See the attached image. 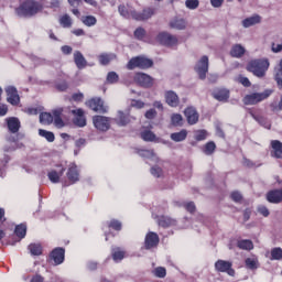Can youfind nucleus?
<instances>
[{"mask_svg":"<svg viewBox=\"0 0 282 282\" xmlns=\"http://www.w3.org/2000/svg\"><path fill=\"white\" fill-rule=\"evenodd\" d=\"M44 8L45 0H24L15 9V14L24 19H31V17H36V14L43 12Z\"/></svg>","mask_w":282,"mask_h":282,"instance_id":"1","label":"nucleus"},{"mask_svg":"<svg viewBox=\"0 0 282 282\" xmlns=\"http://www.w3.org/2000/svg\"><path fill=\"white\" fill-rule=\"evenodd\" d=\"M41 124H52L54 122L57 129H63L65 122L63 121V108L53 110V116L50 112H42L40 115Z\"/></svg>","mask_w":282,"mask_h":282,"instance_id":"2","label":"nucleus"},{"mask_svg":"<svg viewBox=\"0 0 282 282\" xmlns=\"http://www.w3.org/2000/svg\"><path fill=\"white\" fill-rule=\"evenodd\" d=\"M270 68V61L268 58L253 59L250 61L247 65L248 72H251L253 76L258 78H263L265 76V72Z\"/></svg>","mask_w":282,"mask_h":282,"instance_id":"3","label":"nucleus"},{"mask_svg":"<svg viewBox=\"0 0 282 282\" xmlns=\"http://www.w3.org/2000/svg\"><path fill=\"white\" fill-rule=\"evenodd\" d=\"M272 96V90L267 89L263 93H252L246 95L242 99L243 105H259V102H263V100H268Z\"/></svg>","mask_w":282,"mask_h":282,"instance_id":"4","label":"nucleus"},{"mask_svg":"<svg viewBox=\"0 0 282 282\" xmlns=\"http://www.w3.org/2000/svg\"><path fill=\"white\" fill-rule=\"evenodd\" d=\"M127 67L129 69H135V67H139L140 69H149V67H153V61L147 57H133L129 61Z\"/></svg>","mask_w":282,"mask_h":282,"instance_id":"5","label":"nucleus"},{"mask_svg":"<svg viewBox=\"0 0 282 282\" xmlns=\"http://www.w3.org/2000/svg\"><path fill=\"white\" fill-rule=\"evenodd\" d=\"M216 272H223L229 276H235L236 272L232 269V262L226 260H218L215 262Z\"/></svg>","mask_w":282,"mask_h":282,"instance_id":"6","label":"nucleus"},{"mask_svg":"<svg viewBox=\"0 0 282 282\" xmlns=\"http://www.w3.org/2000/svg\"><path fill=\"white\" fill-rule=\"evenodd\" d=\"M195 72L198 74L200 80L206 79V74H208V56L204 55L195 66Z\"/></svg>","mask_w":282,"mask_h":282,"instance_id":"7","label":"nucleus"},{"mask_svg":"<svg viewBox=\"0 0 282 282\" xmlns=\"http://www.w3.org/2000/svg\"><path fill=\"white\" fill-rule=\"evenodd\" d=\"M156 41H159L161 45H166V47H173V45H177V37L166 32L159 33Z\"/></svg>","mask_w":282,"mask_h":282,"instance_id":"8","label":"nucleus"},{"mask_svg":"<svg viewBox=\"0 0 282 282\" xmlns=\"http://www.w3.org/2000/svg\"><path fill=\"white\" fill-rule=\"evenodd\" d=\"M89 109L96 111L97 113H107L108 108L105 106V102L100 98H93L87 102Z\"/></svg>","mask_w":282,"mask_h":282,"instance_id":"9","label":"nucleus"},{"mask_svg":"<svg viewBox=\"0 0 282 282\" xmlns=\"http://www.w3.org/2000/svg\"><path fill=\"white\" fill-rule=\"evenodd\" d=\"M154 14L155 11L152 8H145L141 13L138 11H131V17L134 21H148V19H151Z\"/></svg>","mask_w":282,"mask_h":282,"instance_id":"10","label":"nucleus"},{"mask_svg":"<svg viewBox=\"0 0 282 282\" xmlns=\"http://www.w3.org/2000/svg\"><path fill=\"white\" fill-rule=\"evenodd\" d=\"M7 93V101L10 102V105L17 106L19 102H21V98L19 97V91L15 87L9 86L6 88Z\"/></svg>","mask_w":282,"mask_h":282,"instance_id":"11","label":"nucleus"},{"mask_svg":"<svg viewBox=\"0 0 282 282\" xmlns=\"http://www.w3.org/2000/svg\"><path fill=\"white\" fill-rule=\"evenodd\" d=\"M93 122L98 131H109V118L102 116H95L93 118Z\"/></svg>","mask_w":282,"mask_h":282,"instance_id":"12","label":"nucleus"},{"mask_svg":"<svg viewBox=\"0 0 282 282\" xmlns=\"http://www.w3.org/2000/svg\"><path fill=\"white\" fill-rule=\"evenodd\" d=\"M135 83L141 85V87H152L153 86V78L144 73H137L134 76Z\"/></svg>","mask_w":282,"mask_h":282,"instance_id":"13","label":"nucleus"},{"mask_svg":"<svg viewBox=\"0 0 282 282\" xmlns=\"http://www.w3.org/2000/svg\"><path fill=\"white\" fill-rule=\"evenodd\" d=\"M72 113L75 116L73 122L76 127H85L87 124V119H85V111H83V109L72 110Z\"/></svg>","mask_w":282,"mask_h":282,"instance_id":"14","label":"nucleus"},{"mask_svg":"<svg viewBox=\"0 0 282 282\" xmlns=\"http://www.w3.org/2000/svg\"><path fill=\"white\" fill-rule=\"evenodd\" d=\"M51 259L54 261L55 265H61V263H63V261H65V249L58 247L55 248L52 252H51Z\"/></svg>","mask_w":282,"mask_h":282,"instance_id":"15","label":"nucleus"},{"mask_svg":"<svg viewBox=\"0 0 282 282\" xmlns=\"http://www.w3.org/2000/svg\"><path fill=\"white\" fill-rule=\"evenodd\" d=\"M271 158L282 160V142L279 140L271 141Z\"/></svg>","mask_w":282,"mask_h":282,"instance_id":"16","label":"nucleus"},{"mask_svg":"<svg viewBox=\"0 0 282 282\" xmlns=\"http://www.w3.org/2000/svg\"><path fill=\"white\" fill-rule=\"evenodd\" d=\"M160 243V237L155 232H149L145 236V249L151 250V248H155Z\"/></svg>","mask_w":282,"mask_h":282,"instance_id":"17","label":"nucleus"},{"mask_svg":"<svg viewBox=\"0 0 282 282\" xmlns=\"http://www.w3.org/2000/svg\"><path fill=\"white\" fill-rule=\"evenodd\" d=\"M185 117L187 118L188 124H197L199 121V113L193 107L185 109Z\"/></svg>","mask_w":282,"mask_h":282,"instance_id":"18","label":"nucleus"},{"mask_svg":"<svg viewBox=\"0 0 282 282\" xmlns=\"http://www.w3.org/2000/svg\"><path fill=\"white\" fill-rule=\"evenodd\" d=\"M67 177L69 184H76V182L80 180V174L78 173V167L76 166V164H70V166L68 167Z\"/></svg>","mask_w":282,"mask_h":282,"instance_id":"19","label":"nucleus"},{"mask_svg":"<svg viewBox=\"0 0 282 282\" xmlns=\"http://www.w3.org/2000/svg\"><path fill=\"white\" fill-rule=\"evenodd\" d=\"M215 100L219 102H228V98H230V91L226 88H220L213 93Z\"/></svg>","mask_w":282,"mask_h":282,"instance_id":"20","label":"nucleus"},{"mask_svg":"<svg viewBox=\"0 0 282 282\" xmlns=\"http://www.w3.org/2000/svg\"><path fill=\"white\" fill-rule=\"evenodd\" d=\"M74 63L78 69H85L87 67V59L80 51L74 52Z\"/></svg>","mask_w":282,"mask_h":282,"instance_id":"21","label":"nucleus"},{"mask_svg":"<svg viewBox=\"0 0 282 282\" xmlns=\"http://www.w3.org/2000/svg\"><path fill=\"white\" fill-rule=\"evenodd\" d=\"M8 129L11 133H19L21 129V121L18 118L11 117L7 119Z\"/></svg>","mask_w":282,"mask_h":282,"instance_id":"22","label":"nucleus"},{"mask_svg":"<svg viewBox=\"0 0 282 282\" xmlns=\"http://www.w3.org/2000/svg\"><path fill=\"white\" fill-rule=\"evenodd\" d=\"M165 100L170 107H177L180 105V97L172 90L165 93Z\"/></svg>","mask_w":282,"mask_h":282,"instance_id":"23","label":"nucleus"},{"mask_svg":"<svg viewBox=\"0 0 282 282\" xmlns=\"http://www.w3.org/2000/svg\"><path fill=\"white\" fill-rule=\"evenodd\" d=\"M63 173H65L64 169H62L61 172L52 170L51 172H48L47 177L53 184H58V182H61V177H63Z\"/></svg>","mask_w":282,"mask_h":282,"instance_id":"24","label":"nucleus"},{"mask_svg":"<svg viewBox=\"0 0 282 282\" xmlns=\"http://www.w3.org/2000/svg\"><path fill=\"white\" fill-rule=\"evenodd\" d=\"M230 54L234 58H241L246 54V48L241 44H236L231 47Z\"/></svg>","mask_w":282,"mask_h":282,"instance_id":"25","label":"nucleus"},{"mask_svg":"<svg viewBox=\"0 0 282 282\" xmlns=\"http://www.w3.org/2000/svg\"><path fill=\"white\" fill-rule=\"evenodd\" d=\"M257 23H261V15H252L242 21L243 28H252V25H257Z\"/></svg>","mask_w":282,"mask_h":282,"instance_id":"26","label":"nucleus"},{"mask_svg":"<svg viewBox=\"0 0 282 282\" xmlns=\"http://www.w3.org/2000/svg\"><path fill=\"white\" fill-rule=\"evenodd\" d=\"M80 21L86 25V28H94V25L98 23V19L94 15H84L80 18Z\"/></svg>","mask_w":282,"mask_h":282,"instance_id":"27","label":"nucleus"},{"mask_svg":"<svg viewBox=\"0 0 282 282\" xmlns=\"http://www.w3.org/2000/svg\"><path fill=\"white\" fill-rule=\"evenodd\" d=\"M187 135H188V132L186 130H181L180 132L172 133L171 140H173L174 142H184Z\"/></svg>","mask_w":282,"mask_h":282,"instance_id":"28","label":"nucleus"},{"mask_svg":"<svg viewBox=\"0 0 282 282\" xmlns=\"http://www.w3.org/2000/svg\"><path fill=\"white\" fill-rule=\"evenodd\" d=\"M237 246L240 250H253L254 248V243L248 239L238 240Z\"/></svg>","mask_w":282,"mask_h":282,"instance_id":"29","label":"nucleus"},{"mask_svg":"<svg viewBox=\"0 0 282 282\" xmlns=\"http://www.w3.org/2000/svg\"><path fill=\"white\" fill-rule=\"evenodd\" d=\"M116 58V54H107L102 53L98 56V61L100 65H109L110 61H113Z\"/></svg>","mask_w":282,"mask_h":282,"instance_id":"30","label":"nucleus"},{"mask_svg":"<svg viewBox=\"0 0 282 282\" xmlns=\"http://www.w3.org/2000/svg\"><path fill=\"white\" fill-rule=\"evenodd\" d=\"M158 224L162 226V228H169V226H175V220L166 216H161L159 217Z\"/></svg>","mask_w":282,"mask_h":282,"instance_id":"31","label":"nucleus"},{"mask_svg":"<svg viewBox=\"0 0 282 282\" xmlns=\"http://www.w3.org/2000/svg\"><path fill=\"white\" fill-rule=\"evenodd\" d=\"M29 250L33 257L43 254V247L40 243H31Z\"/></svg>","mask_w":282,"mask_h":282,"instance_id":"32","label":"nucleus"},{"mask_svg":"<svg viewBox=\"0 0 282 282\" xmlns=\"http://www.w3.org/2000/svg\"><path fill=\"white\" fill-rule=\"evenodd\" d=\"M15 235L19 239H24L28 235V226L25 224H20L15 227Z\"/></svg>","mask_w":282,"mask_h":282,"instance_id":"33","label":"nucleus"},{"mask_svg":"<svg viewBox=\"0 0 282 282\" xmlns=\"http://www.w3.org/2000/svg\"><path fill=\"white\" fill-rule=\"evenodd\" d=\"M141 138L144 140V142H155V133H153L151 130H144L141 132Z\"/></svg>","mask_w":282,"mask_h":282,"instance_id":"34","label":"nucleus"},{"mask_svg":"<svg viewBox=\"0 0 282 282\" xmlns=\"http://www.w3.org/2000/svg\"><path fill=\"white\" fill-rule=\"evenodd\" d=\"M245 263L249 270H257L259 268V260L257 258H247Z\"/></svg>","mask_w":282,"mask_h":282,"instance_id":"35","label":"nucleus"},{"mask_svg":"<svg viewBox=\"0 0 282 282\" xmlns=\"http://www.w3.org/2000/svg\"><path fill=\"white\" fill-rule=\"evenodd\" d=\"M59 25H62V28H72V17H69V14L62 15L59 18Z\"/></svg>","mask_w":282,"mask_h":282,"instance_id":"36","label":"nucleus"},{"mask_svg":"<svg viewBox=\"0 0 282 282\" xmlns=\"http://www.w3.org/2000/svg\"><path fill=\"white\" fill-rule=\"evenodd\" d=\"M118 10H119V14H121V17H124V19H132L131 12H135V10L129 11V9H127V7H124V4H120Z\"/></svg>","mask_w":282,"mask_h":282,"instance_id":"37","label":"nucleus"},{"mask_svg":"<svg viewBox=\"0 0 282 282\" xmlns=\"http://www.w3.org/2000/svg\"><path fill=\"white\" fill-rule=\"evenodd\" d=\"M171 28H173L174 30H184L186 28V22H184L183 19L180 20H173L170 23Z\"/></svg>","mask_w":282,"mask_h":282,"instance_id":"38","label":"nucleus"},{"mask_svg":"<svg viewBox=\"0 0 282 282\" xmlns=\"http://www.w3.org/2000/svg\"><path fill=\"white\" fill-rule=\"evenodd\" d=\"M131 122V118H129V115H124L122 111H119V120L118 124L121 127H124Z\"/></svg>","mask_w":282,"mask_h":282,"instance_id":"39","label":"nucleus"},{"mask_svg":"<svg viewBox=\"0 0 282 282\" xmlns=\"http://www.w3.org/2000/svg\"><path fill=\"white\" fill-rule=\"evenodd\" d=\"M39 135H41L42 138H45V140H47V142H54L55 137L53 134V132L40 129L39 130Z\"/></svg>","mask_w":282,"mask_h":282,"instance_id":"40","label":"nucleus"},{"mask_svg":"<svg viewBox=\"0 0 282 282\" xmlns=\"http://www.w3.org/2000/svg\"><path fill=\"white\" fill-rule=\"evenodd\" d=\"M112 259L113 261H122L124 259V251H121L120 248H116L112 250Z\"/></svg>","mask_w":282,"mask_h":282,"instance_id":"41","label":"nucleus"},{"mask_svg":"<svg viewBox=\"0 0 282 282\" xmlns=\"http://www.w3.org/2000/svg\"><path fill=\"white\" fill-rule=\"evenodd\" d=\"M282 259V249L281 248H273L271 250V260L272 261H281Z\"/></svg>","mask_w":282,"mask_h":282,"instance_id":"42","label":"nucleus"},{"mask_svg":"<svg viewBox=\"0 0 282 282\" xmlns=\"http://www.w3.org/2000/svg\"><path fill=\"white\" fill-rule=\"evenodd\" d=\"M215 149H217V145L215 144V142L210 141L207 144H205L204 148V153L205 155H213V153H215Z\"/></svg>","mask_w":282,"mask_h":282,"instance_id":"43","label":"nucleus"},{"mask_svg":"<svg viewBox=\"0 0 282 282\" xmlns=\"http://www.w3.org/2000/svg\"><path fill=\"white\" fill-rule=\"evenodd\" d=\"M118 80H120V77L118 76V73H116V72L108 73L107 83L109 85H116V83H118Z\"/></svg>","mask_w":282,"mask_h":282,"instance_id":"44","label":"nucleus"},{"mask_svg":"<svg viewBox=\"0 0 282 282\" xmlns=\"http://www.w3.org/2000/svg\"><path fill=\"white\" fill-rule=\"evenodd\" d=\"M171 120H172V124L174 127H182V124L184 122V119L182 118V115H180V113L172 115Z\"/></svg>","mask_w":282,"mask_h":282,"instance_id":"45","label":"nucleus"},{"mask_svg":"<svg viewBox=\"0 0 282 282\" xmlns=\"http://www.w3.org/2000/svg\"><path fill=\"white\" fill-rule=\"evenodd\" d=\"M206 138H208V132H206V130H197L195 132V140H197L198 142H202V140H206Z\"/></svg>","mask_w":282,"mask_h":282,"instance_id":"46","label":"nucleus"},{"mask_svg":"<svg viewBox=\"0 0 282 282\" xmlns=\"http://www.w3.org/2000/svg\"><path fill=\"white\" fill-rule=\"evenodd\" d=\"M185 6L188 10H197L199 8V0H186Z\"/></svg>","mask_w":282,"mask_h":282,"instance_id":"47","label":"nucleus"},{"mask_svg":"<svg viewBox=\"0 0 282 282\" xmlns=\"http://www.w3.org/2000/svg\"><path fill=\"white\" fill-rule=\"evenodd\" d=\"M154 275L159 279H164L166 276V269L164 267H158L154 269Z\"/></svg>","mask_w":282,"mask_h":282,"instance_id":"48","label":"nucleus"},{"mask_svg":"<svg viewBox=\"0 0 282 282\" xmlns=\"http://www.w3.org/2000/svg\"><path fill=\"white\" fill-rule=\"evenodd\" d=\"M147 35V31L142 28H138L134 31V36L135 39H138L139 41H142V39H144V36Z\"/></svg>","mask_w":282,"mask_h":282,"instance_id":"49","label":"nucleus"},{"mask_svg":"<svg viewBox=\"0 0 282 282\" xmlns=\"http://www.w3.org/2000/svg\"><path fill=\"white\" fill-rule=\"evenodd\" d=\"M108 226L113 230H122V223L116 219L111 220Z\"/></svg>","mask_w":282,"mask_h":282,"instance_id":"50","label":"nucleus"},{"mask_svg":"<svg viewBox=\"0 0 282 282\" xmlns=\"http://www.w3.org/2000/svg\"><path fill=\"white\" fill-rule=\"evenodd\" d=\"M138 153L141 158H154L155 156V153H153V150H140Z\"/></svg>","mask_w":282,"mask_h":282,"instance_id":"51","label":"nucleus"},{"mask_svg":"<svg viewBox=\"0 0 282 282\" xmlns=\"http://www.w3.org/2000/svg\"><path fill=\"white\" fill-rule=\"evenodd\" d=\"M258 213L260 215H262V217H270V209H268V207L263 206V205H260L258 207Z\"/></svg>","mask_w":282,"mask_h":282,"instance_id":"52","label":"nucleus"},{"mask_svg":"<svg viewBox=\"0 0 282 282\" xmlns=\"http://www.w3.org/2000/svg\"><path fill=\"white\" fill-rule=\"evenodd\" d=\"M155 116H158V112L155 111V109H150L145 112V118H148V120H153Z\"/></svg>","mask_w":282,"mask_h":282,"instance_id":"53","label":"nucleus"},{"mask_svg":"<svg viewBox=\"0 0 282 282\" xmlns=\"http://www.w3.org/2000/svg\"><path fill=\"white\" fill-rule=\"evenodd\" d=\"M185 209L187 213H193L195 210V203L191 202V203H186L184 205Z\"/></svg>","mask_w":282,"mask_h":282,"instance_id":"54","label":"nucleus"},{"mask_svg":"<svg viewBox=\"0 0 282 282\" xmlns=\"http://www.w3.org/2000/svg\"><path fill=\"white\" fill-rule=\"evenodd\" d=\"M231 199L234 202H240L242 199L241 193L239 192H232L231 193Z\"/></svg>","mask_w":282,"mask_h":282,"instance_id":"55","label":"nucleus"},{"mask_svg":"<svg viewBox=\"0 0 282 282\" xmlns=\"http://www.w3.org/2000/svg\"><path fill=\"white\" fill-rule=\"evenodd\" d=\"M151 173L154 177H160L162 175V169L160 167H152Z\"/></svg>","mask_w":282,"mask_h":282,"instance_id":"56","label":"nucleus"},{"mask_svg":"<svg viewBox=\"0 0 282 282\" xmlns=\"http://www.w3.org/2000/svg\"><path fill=\"white\" fill-rule=\"evenodd\" d=\"M239 83L243 85V87H250L251 85L250 79H248V77H239Z\"/></svg>","mask_w":282,"mask_h":282,"instance_id":"57","label":"nucleus"},{"mask_svg":"<svg viewBox=\"0 0 282 282\" xmlns=\"http://www.w3.org/2000/svg\"><path fill=\"white\" fill-rule=\"evenodd\" d=\"M132 107H137V109H142L144 107V102L141 100H133Z\"/></svg>","mask_w":282,"mask_h":282,"instance_id":"58","label":"nucleus"},{"mask_svg":"<svg viewBox=\"0 0 282 282\" xmlns=\"http://www.w3.org/2000/svg\"><path fill=\"white\" fill-rule=\"evenodd\" d=\"M213 8H221L224 0H210Z\"/></svg>","mask_w":282,"mask_h":282,"instance_id":"59","label":"nucleus"},{"mask_svg":"<svg viewBox=\"0 0 282 282\" xmlns=\"http://www.w3.org/2000/svg\"><path fill=\"white\" fill-rule=\"evenodd\" d=\"M75 36H85V30L83 29H76L72 31Z\"/></svg>","mask_w":282,"mask_h":282,"instance_id":"60","label":"nucleus"},{"mask_svg":"<svg viewBox=\"0 0 282 282\" xmlns=\"http://www.w3.org/2000/svg\"><path fill=\"white\" fill-rule=\"evenodd\" d=\"M62 52L63 54H66V55L72 54V46L69 45L62 46Z\"/></svg>","mask_w":282,"mask_h":282,"instance_id":"61","label":"nucleus"},{"mask_svg":"<svg viewBox=\"0 0 282 282\" xmlns=\"http://www.w3.org/2000/svg\"><path fill=\"white\" fill-rule=\"evenodd\" d=\"M8 113V106L0 104V116H6Z\"/></svg>","mask_w":282,"mask_h":282,"instance_id":"62","label":"nucleus"},{"mask_svg":"<svg viewBox=\"0 0 282 282\" xmlns=\"http://www.w3.org/2000/svg\"><path fill=\"white\" fill-rule=\"evenodd\" d=\"M72 98L73 100H75V102H80V100H83V94L82 93L74 94Z\"/></svg>","mask_w":282,"mask_h":282,"instance_id":"63","label":"nucleus"},{"mask_svg":"<svg viewBox=\"0 0 282 282\" xmlns=\"http://www.w3.org/2000/svg\"><path fill=\"white\" fill-rule=\"evenodd\" d=\"M45 279L41 275H35L32 278L31 282H44Z\"/></svg>","mask_w":282,"mask_h":282,"instance_id":"64","label":"nucleus"}]
</instances>
